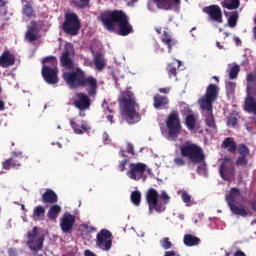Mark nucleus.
I'll return each mask as SVG.
<instances>
[{
  "label": "nucleus",
  "mask_w": 256,
  "mask_h": 256,
  "mask_svg": "<svg viewBox=\"0 0 256 256\" xmlns=\"http://www.w3.org/2000/svg\"><path fill=\"white\" fill-rule=\"evenodd\" d=\"M100 21L106 31L127 37L133 33V25L123 10H106L100 13Z\"/></svg>",
  "instance_id": "obj_1"
},
{
  "label": "nucleus",
  "mask_w": 256,
  "mask_h": 256,
  "mask_svg": "<svg viewBox=\"0 0 256 256\" xmlns=\"http://www.w3.org/2000/svg\"><path fill=\"white\" fill-rule=\"evenodd\" d=\"M219 99V88L215 84H209L205 94L199 99L200 107L205 114V123L210 129H217L215 124V116H213V103Z\"/></svg>",
  "instance_id": "obj_2"
},
{
  "label": "nucleus",
  "mask_w": 256,
  "mask_h": 256,
  "mask_svg": "<svg viewBox=\"0 0 256 256\" xmlns=\"http://www.w3.org/2000/svg\"><path fill=\"white\" fill-rule=\"evenodd\" d=\"M121 105H123V115L127 123L130 125H135L141 121V116L137 112L139 109V104L135 101V97L131 93L126 92L122 93V96L119 99Z\"/></svg>",
  "instance_id": "obj_3"
},
{
  "label": "nucleus",
  "mask_w": 256,
  "mask_h": 256,
  "mask_svg": "<svg viewBox=\"0 0 256 256\" xmlns=\"http://www.w3.org/2000/svg\"><path fill=\"white\" fill-rule=\"evenodd\" d=\"M163 203L159 201V192L155 188H150L146 192V202L148 205L149 215H153V211L156 213H163L165 211V205H169L171 197L167 192L162 191L160 195Z\"/></svg>",
  "instance_id": "obj_4"
},
{
  "label": "nucleus",
  "mask_w": 256,
  "mask_h": 256,
  "mask_svg": "<svg viewBox=\"0 0 256 256\" xmlns=\"http://www.w3.org/2000/svg\"><path fill=\"white\" fill-rule=\"evenodd\" d=\"M42 77L49 85H57L59 83V69L57 68V57L47 56L42 61Z\"/></svg>",
  "instance_id": "obj_5"
},
{
  "label": "nucleus",
  "mask_w": 256,
  "mask_h": 256,
  "mask_svg": "<svg viewBox=\"0 0 256 256\" xmlns=\"http://www.w3.org/2000/svg\"><path fill=\"white\" fill-rule=\"evenodd\" d=\"M180 155L184 159H189L191 163H203L205 161V152L199 145L186 142L180 146Z\"/></svg>",
  "instance_id": "obj_6"
},
{
  "label": "nucleus",
  "mask_w": 256,
  "mask_h": 256,
  "mask_svg": "<svg viewBox=\"0 0 256 256\" xmlns=\"http://www.w3.org/2000/svg\"><path fill=\"white\" fill-rule=\"evenodd\" d=\"M241 197V190L239 188L233 187L230 189L229 193L225 196V201L233 215H239V217H247L252 215L245 207L237 206V200Z\"/></svg>",
  "instance_id": "obj_7"
},
{
  "label": "nucleus",
  "mask_w": 256,
  "mask_h": 256,
  "mask_svg": "<svg viewBox=\"0 0 256 256\" xmlns=\"http://www.w3.org/2000/svg\"><path fill=\"white\" fill-rule=\"evenodd\" d=\"M62 31L71 37L79 35V31H81V20L75 12L65 13Z\"/></svg>",
  "instance_id": "obj_8"
},
{
  "label": "nucleus",
  "mask_w": 256,
  "mask_h": 256,
  "mask_svg": "<svg viewBox=\"0 0 256 256\" xmlns=\"http://www.w3.org/2000/svg\"><path fill=\"white\" fill-rule=\"evenodd\" d=\"M87 75L81 68H76L70 72H64L62 78L71 89H81Z\"/></svg>",
  "instance_id": "obj_9"
},
{
  "label": "nucleus",
  "mask_w": 256,
  "mask_h": 256,
  "mask_svg": "<svg viewBox=\"0 0 256 256\" xmlns=\"http://www.w3.org/2000/svg\"><path fill=\"white\" fill-rule=\"evenodd\" d=\"M166 127L168 130V136L171 139H177L179 137V133H181V118L179 117V111H172L166 119Z\"/></svg>",
  "instance_id": "obj_10"
},
{
  "label": "nucleus",
  "mask_w": 256,
  "mask_h": 256,
  "mask_svg": "<svg viewBox=\"0 0 256 256\" xmlns=\"http://www.w3.org/2000/svg\"><path fill=\"white\" fill-rule=\"evenodd\" d=\"M27 244L31 251H41L43 249V242L45 238L43 236H39V227L34 226L32 230L27 232Z\"/></svg>",
  "instance_id": "obj_11"
},
{
  "label": "nucleus",
  "mask_w": 256,
  "mask_h": 256,
  "mask_svg": "<svg viewBox=\"0 0 256 256\" xmlns=\"http://www.w3.org/2000/svg\"><path fill=\"white\" fill-rule=\"evenodd\" d=\"M219 175L223 181H231L235 177V165L233 159L224 157L219 167Z\"/></svg>",
  "instance_id": "obj_12"
},
{
  "label": "nucleus",
  "mask_w": 256,
  "mask_h": 256,
  "mask_svg": "<svg viewBox=\"0 0 256 256\" xmlns=\"http://www.w3.org/2000/svg\"><path fill=\"white\" fill-rule=\"evenodd\" d=\"M96 245L102 251H110L113 247V234L107 229H102L96 236Z\"/></svg>",
  "instance_id": "obj_13"
},
{
  "label": "nucleus",
  "mask_w": 256,
  "mask_h": 256,
  "mask_svg": "<svg viewBox=\"0 0 256 256\" xmlns=\"http://www.w3.org/2000/svg\"><path fill=\"white\" fill-rule=\"evenodd\" d=\"M145 171H147V165L145 163H131L130 169L127 172V176L129 177V179H132L133 181H139L143 179Z\"/></svg>",
  "instance_id": "obj_14"
},
{
  "label": "nucleus",
  "mask_w": 256,
  "mask_h": 256,
  "mask_svg": "<svg viewBox=\"0 0 256 256\" xmlns=\"http://www.w3.org/2000/svg\"><path fill=\"white\" fill-rule=\"evenodd\" d=\"M89 94L78 92L73 98V105L79 111H87L91 107V98Z\"/></svg>",
  "instance_id": "obj_15"
},
{
  "label": "nucleus",
  "mask_w": 256,
  "mask_h": 256,
  "mask_svg": "<svg viewBox=\"0 0 256 256\" xmlns=\"http://www.w3.org/2000/svg\"><path fill=\"white\" fill-rule=\"evenodd\" d=\"M80 89H85L87 95L95 99L97 97V89H99V83L97 82V78L93 76H86Z\"/></svg>",
  "instance_id": "obj_16"
},
{
  "label": "nucleus",
  "mask_w": 256,
  "mask_h": 256,
  "mask_svg": "<svg viewBox=\"0 0 256 256\" xmlns=\"http://www.w3.org/2000/svg\"><path fill=\"white\" fill-rule=\"evenodd\" d=\"M202 11L208 15L210 21H214V23H223V11L219 5L206 6Z\"/></svg>",
  "instance_id": "obj_17"
},
{
  "label": "nucleus",
  "mask_w": 256,
  "mask_h": 256,
  "mask_svg": "<svg viewBox=\"0 0 256 256\" xmlns=\"http://www.w3.org/2000/svg\"><path fill=\"white\" fill-rule=\"evenodd\" d=\"M238 154L240 156L236 160V165L238 167H247L249 164L247 157L251 155V150L247 147V145L241 143L238 145Z\"/></svg>",
  "instance_id": "obj_18"
},
{
  "label": "nucleus",
  "mask_w": 256,
  "mask_h": 256,
  "mask_svg": "<svg viewBox=\"0 0 256 256\" xmlns=\"http://www.w3.org/2000/svg\"><path fill=\"white\" fill-rule=\"evenodd\" d=\"M77 221V218H75V215L65 213L60 219V227L63 231V233H71L73 231V227L75 226V222Z\"/></svg>",
  "instance_id": "obj_19"
},
{
  "label": "nucleus",
  "mask_w": 256,
  "mask_h": 256,
  "mask_svg": "<svg viewBox=\"0 0 256 256\" xmlns=\"http://www.w3.org/2000/svg\"><path fill=\"white\" fill-rule=\"evenodd\" d=\"M158 9H164V11H171L173 9H179L181 7V0H153Z\"/></svg>",
  "instance_id": "obj_20"
},
{
  "label": "nucleus",
  "mask_w": 256,
  "mask_h": 256,
  "mask_svg": "<svg viewBox=\"0 0 256 256\" xmlns=\"http://www.w3.org/2000/svg\"><path fill=\"white\" fill-rule=\"evenodd\" d=\"M71 49L72 47L69 48L66 46L60 57V65L66 69H73L74 67L73 60H71Z\"/></svg>",
  "instance_id": "obj_21"
},
{
  "label": "nucleus",
  "mask_w": 256,
  "mask_h": 256,
  "mask_svg": "<svg viewBox=\"0 0 256 256\" xmlns=\"http://www.w3.org/2000/svg\"><path fill=\"white\" fill-rule=\"evenodd\" d=\"M249 89V86H247V97L244 102V109L247 111V113H253V115L256 117V99L251 96Z\"/></svg>",
  "instance_id": "obj_22"
},
{
  "label": "nucleus",
  "mask_w": 256,
  "mask_h": 256,
  "mask_svg": "<svg viewBox=\"0 0 256 256\" xmlns=\"http://www.w3.org/2000/svg\"><path fill=\"white\" fill-rule=\"evenodd\" d=\"M15 65V55L10 51L5 50L0 56V67H13Z\"/></svg>",
  "instance_id": "obj_23"
},
{
  "label": "nucleus",
  "mask_w": 256,
  "mask_h": 256,
  "mask_svg": "<svg viewBox=\"0 0 256 256\" xmlns=\"http://www.w3.org/2000/svg\"><path fill=\"white\" fill-rule=\"evenodd\" d=\"M70 125H71L74 133H76V135H83V133H85L91 129V127H89V125L85 121H82L81 125H79V124L75 123L74 119H71Z\"/></svg>",
  "instance_id": "obj_24"
},
{
  "label": "nucleus",
  "mask_w": 256,
  "mask_h": 256,
  "mask_svg": "<svg viewBox=\"0 0 256 256\" xmlns=\"http://www.w3.org/2000/svg\"><path fill=\"white\" fill-rule=\"evenodd\" d=\"M59 201L57 193L52 189H46L45 193L42 195V202L49 203L50 205H55Z\"/></svg>",
  "instance_id": "obj_25"
},
{
  "label": "nucleus",
  "mask_w": 256,
  "mask_h": 256,
  "mask_svg": "<svg viewBox=\"0 0 256 256\" xmlns=\"http://www.w3.org/2000/svg\"><path fill=\"white\" fill-rule=\"evenodd\" d=\"M38 35H39V32L37 31V23L32 22L26 32V39L30 43H33V41H37V39H39Z\"/></svg>",
  "instance_id": "obj_26"
},
{
  "label": "nucleus",
  "mask_w": 256,
  "mask_h": 256,
  "mask_svg": "<svg viewBox=\"0 0 256 256\" xmlns=\"http://www.w3.org/2000/svg\"><path fill=\"white\" fill-rule=\"evenodd\" d=\"M179 67H181V61L176 59H174L172 63L167 64L166 71L170 79L177 77V69H179Z\"/></svg>",
  "instance_id": "obj_27"
},
{
  "label": "nucleus",
  "mask_w": 256,
  "mask_h": 256,
  "mask_svg": "<svg viewBox=\"0 0 256 256\" xmlns=\"http://www.w3.org/2000/svg\"><path fill=\"white\" fill-rule=\"evenodd\" d=\"M161 41L164 45H167L169 53H171L172 47H175V45H177V41L175 40V38H173V36H171L167 31L163 32Z\"/></svg>",
  "instance_id": "obj_28"
},
{
  "label": "nucleus",
  "mask_w": 256,
  "mask_h": 256,
  "mask_svg": "<svg viewBox=\"0 0 256 256\" xmlns=\"http://www.w3.org/2000/svg\"><path fill=\"white\" fill-rule=\"evenodd\" d=\"M183 243L186 247H196L201 243L199 237L194 236L193 234H185L183 238Z\"/></svg>",
  "instance_id": "obj_29"
},
{
  "label": "nucleus",
  "mask_w": 256,
  "mask_h": 256,
  "mask_svg": "<svg viewBox=\"0 0 256 256\" xmlns=\"http://www.w3.org/2000/svg\"><path fill=\"white\" fill-rule=\"evenodd\" d=\"M153 105L155 109H161V107L169 105V98H167V96H162L161 94H156L153 98Z\"/></svg>",
  "instance_id": "obj_30"
},
{
  "label": "nucleus",
  "mask_w": 256,
  "mask_h": 256,
  "mask_svg": "<svg viewBox=\"0 0 256 256\" xmlns=\"http://www.w3.org/2000/svg\"><path fill=\"white\" fill-rule=\"evenodd\" d=\"M94 65L97 71H103L105 69V65H107V62H105V56H103V53L97 52L95 54Z\"/></svg>",
  "instance_id": "obj_31"
},
{
  "label": "nucleus",
  "mask_w": 256,
  "mask_h": 256,
  "mask_svg": "<svg viewBox=\"0 0 256 256\" xmlns=\"http://www.w3.org/2000/svg\"><path fill=\"white\" fill-rule=\"evenodd\" d=\"M222 147H224V149H227L229 153H237V144L235 143V139L231 137H227L223 140Z\"/></svg>",
  "instance_id": "obj_32"
},
{
  "label": "nucleus",
  "mask_w": 256,
  "mask_h": 256,
  "mask_svg": "<svg viewBox=\"0 0 256 256\" xmlns=\"http://www.w3.org/2000/svg\"><path fill=\"white\" fill-rule=\"evenodd\" d=\"M61 211V206H59L58 204L52 205L48 210V218L50 219V221H56Z\"/></svg>",
  "instance_id": "obj_33"
},
{
  "label": "nucleus",
  "mask_w": 256,
  "mask_h": 256,
  "mask_svg": "<svg viewBox=\"0 0 256 256\" xmlns=\"http://www.w3.org/2000/svg\"><path fill=\"white\" fill-rule=\"evenodd\" d=\"M32 218L34 221H43L45 219V208L43 206L35 207Z\"/></svg>",
  "instance_id": "obj_34"
},
{
  "label": "nucleus",
  "mask_w": 256,
  "mask_h": 256,
  "mask_svg": "<svg viewBox=\"0 0 256 256\" xmlns=\"http://www.w3.org/2000/svg\"><path fill=\"white\" fill-rule=\"evenodd\" d=\"M185 125L189 131H194L195 127H197V117L194 114H188L185 118Z\"/></svg>",
  "instance_id": "obj_35"
},
{
  "label": "nucleus",
  "mask_w": 256,
  "mask_h": 256,
  "mask_svg": "<svg viewBox=\"0 0 256 256\" xmlns=\"http://www.w3.org/2000/svg\"><path fill=\"white\" fill-rule=\"evenodd\" d=\"M21 163L15 160V158H10L3 162V169H19Z\"/></svg>",
  "instance_id": "obj_36"
},
{
  "label": "nucleus",
  "mask_w": 256,
  "mask_h": 256,
  "mask_svg": "<svg viewBox=\"0 0 256 256\" xmlns=\"http://www.w3.org/2000/svg\"><path fill=\"white\" fill-rule=\"evenodd\" d=\"M241 2L239 0H231L230 2L223 1L222 7L224 9H228V11H233L235 9H239Z\"/></svg>",
  "instance_id": "obj_37"
},
{
  "label": "nucleus",
  "mask_w": 256,
  "mask_h": 256,
  "mask_svg": "<svg viewBox=\"0 0 256 256\" xmlns=\"http://www.w3.org/2000/svg\"><path fill=\"white\" fill-rule=\"evenodd\" d=\"M130 199L136 207H139L141 205V192L140 191H133L130 195Z\"/></svg>",
  "instance_id": "obj_38"
},
{
  "label": "nucleus",
  "mask_w": 256,
  "mask_h": 256,
  "mask_svg": "<svg viewBox=\"0 0 256 256\" xmlns=\"http://www.w3.org/2000/svg\"><path fill=\"white\" fill-rule=\"evenodd\" d=\"M22 11L25 17H33V15H35V10H33V6H31L28 1H26Z\"/></svg>",
  "instance_id": "obj_39"
},
{
  "label": "nucleus",
  "mask_w": 256,
  "mask_h": 256,
  "mask_svg": "<svg viewBox=\"0 0 256 256\" xmlns=\"http://www.w3.org/2000/svg\"><path fill=\"white\" fill-rule=\"evenodd\" d=\"M237 21H239V13L233 12L228 18L229 27H237Z\"/></svg>",
  "instance_id": "obj_40"
},
{
  "label": "nucleus",
  "mask_w": 256,
  "mask_h": 256,
  "mask_svg": "<svg viewBox=\"0 0 256 256\" xmlns=\"http://www.w3.org/2000/svg\"><path fill=\"white\" fill-rule=\"evenodd\" d=\"M160 245L162 249H165L166 251L173 248V243L169 239V237H164L160 240Z\"/></svg>",
  "instance_id": "obj_41"
},
{
  "label": "nucleus",
  "mask_w": 256,
  "mask_h": 256,
  "mask_svg": "<svg viewBox=\"0 0 256 256\" xmlns=\"http://www.w3.org/2000/svg\"><path fill=\"white\" fill-rule=\"evenodd\" d=\"M73 5H76L79 9H85L89 7V3L91 0H71Z\"/></svg>",
  "instance_id": "obj_42"
},
{
  "label": "nucleus",
  "mask_w": 256,
  "mask_h": 256,
  "mask_svg": "<svg viewBox=\"0 0 256 256\" xmlns=\"http://www.w3.org/2000/svg\"><path fill=\"white\" fill-rule=\"evenodd\" d=\"M239 65L233 66L229 71V79H237V75H239Z\"/></svg>",
  "instance_id": "obj_43"
},
{
  "label": "nucleus",
  "mask_w": 256,
  "mask_h": 256,
  "mask_svg": "<svg viewBox=\"0 0 256 256\" xmlns=\"http://www.w3.org/2000/svg\"><path fill=\"white\" fill-rule=\"evenodd\" d=\"M238 123L237 117L231 115L228 116V125L229 127H235Z\"/></svg>",
  "instance_id": "obj_44"
},
{
  "label": "nucleus",
  "mask_w": 256,
  "mask_h": 256,
  "mask_svg": "<svg viewBox=\"0 0 256 256\" xmlns=\"http://www.w3.org/2000/svg\"><path fill=\"white\" fill-rule=\"evenodd\" d=\"M127 163H129L128 159H124L122 160L119 164H118V171H120L121 173H123V171H125V167H127Z\"/></svg>",
  "instance_id": "obj_45"
},
{
  "label": "nucleus",
  "mask_w": 256,
  "mask_h": 256,
  "mask_svg": "<svg viewBox=\"0 0 256 256\" xmlns=\"http://www.w3.org/2000/svg\"><path fill=\"white\" fill-rule=\"evenodd\" d=\"M175 165H178V167H183L185 165V159L183 157H177L174 159Z\"/></svg>",
  "instance_id": "obj_46"
},
{
  "label": "nucleus",
  "mask_w": 256,
  "mask_h": 256,
  "mask_svg": "<svg viewBox=\"0 0 256 256\" xmlns=\"http://www.w3.org/2000/svg\"><path fill=\"white\" fill-rule=\"evenodd\" d=\"M246 81H247V87H249L251 89V85H249V83H253L255 81V74L253 73H249L247 75V78H246Z\"/></svg>",
  "instance_id": "obj_47"
},
{
  "label": "nucleus",
  "mask_w": 256,
  "mask_h": 256,
  "mask_svg": "<svg viewBox=\"0 0 256 256\" xmlns=\"http://www.w3.org/2000/svg\"><path fill=\"white\" fill-rule=\"evenodd\" d=\"M181 197L184 203H191V195L189 193L183 192Z\"/></svg>",
  "instance_id": "obj_48"
},
{
  "label": "nucleus",
  "mask_w": 256,
  "mask_h": 256,
  "mask_svg": "<svg viewBox=\"0 0 256 256\" xmlns=\"http://www.w3.org/2000/svg\"><path fill=\"white\" fill-rule=\"evenodd\" d=\"M127 153L130 155H135V148H133V144L128 143L127 145Z\"/></svg>",
  "instance_id": "obj_49"
},
{
  "label": "nucleus",
  "mask_w": 256,
  "mask_h": 256,
  "mask_svg": "<svg viewBox=\"0 0 256 256\" xmlns=\"http://www.w3.org/2000/svg\"><path fill=\"white\" fill-rule=\"evenodd\" d=\"M8 256H17V248H9Z\"/></svg>",
  "instance_id": "obj_50"
},
{
  "label": "nucleus",
  "mask_w": 256,
  "mask_h": 256,
  "mask_svg": "<svg viewBox=\"0 0 256 256\" xmlns=\"http://www.w3.org/2000/svg\"><path fill=\"white\" fill-rule=\"evenodd\" d=\"M164 256H179V255H177V253H175V251H166L164 253Z\"/></svg>",
  "instance_id": "obj_51"
},
{
  "label": "nucleus",
  "mask_w": 256,
  "mask_h": 256,
  "mask_svg": "<svg viewBox=\"0 0 256 256\" xmlns=\"http://www.w3.org/2000/svg\"><path fill=\"white\" fill-rule=\"evenodd\" d=\"M250 207H251L252 211H254V213H256V200H253L252 202H250Z\"/></svg>",
  "instance_id": "obj_52"
},
{
  "label": "nucleus",
  "mask_w": 256,
  "mask_h": 256,
  "mask_svg": "<svg viewBox=\"0 0 256 256\" xmlns=\"http://www.w3.org/2000/svg\"><path fill=\"white\" fill-rule=\"evenodd\" d=\"M84 255H85V256H97V255H95V253H93L91 250H85Z\"/></svg>",
  "instance_id": "obj_53"
},
{
  "label": "nucleus",
  "mask_w": 256,
  "mask_h": 256,
  "mask_svg": "<svg viewBox=\"0 0 256 256\" xmlns=\"http://www.w3.org/2000/svg\"><path fill=\"white\" fill-rule=\"evenodd\" d=\"M234 256H247L245 255V252L241 251V250H237L234 254Z\"/></svg>",
  "instance_id": "obj_54"
},
{
  "label": "nucleus",
  "mask_w": 256,
  "mask_h": 256,
  "mask_svg": "<svg viewBox=\"0 0 256 256\" xmlns=\"http://www.w3.org/2000/svg\"><path fill=\"white\" fill-rule=\"evenodd\" d=\"M159 93H164L165 95H167V93H169V88H160Z\"/></svg>",
  "instance_id": "obj_55"
},
{
  "label": "nucleus",
  "mask_w": 256,
  "mask_h": 256,
  "mask_svg": "<svg viewBox=\"0 0 256 256\" xmlns=\"http://www.w3.org/2000/svg\"><path fill=\"white\" fill-rule=\"evenodd\" d=\"M235 83L234 82H229L227 85H226V87H227V89H235Z\"/></svg>",
  "instance_id": "obj_56"
},
{
  "label": "nucleus",
  "mask_w": 256,
  "mask_h": 256,
  "mask_svg": "<svg viewBox=\"0 0 256 256\" xmlns=\"http://www.w3.org/2000/svg\"><path fill=\"white\" fill-rule=\"evenodd\" d=\"M0 111H5V102L0 100Z\"/></svg>",
  "instance_id": "obj_57"
},
{
  "label": "nucleus",
  "mask_w": 256,
  "mask_h": 256,
  "mask_svg": "<svg viewBox=\"0 0 256 256\" xmlns=\"http://www.w3.org/2000/svg\"><path fill=\"white\" fill-rule=\"evenodd\" d=\"M107 120H108L111 124L115 123V121L113 120V115H111V114L107 116Z\"/></svg>",
  "instance_id": "obj_58"
},
{
  "label": "nucleus",
  "mask_w": 256,
  "mask_h": 256,
  "mask_svg": "<svg viewBox=\"0 0 256 256\" xmlns=\"http://www.w3.org/2000/svg\"><path fill=\"white\" fill-rule=\"evenodd\" d=\"M120 155H121V157H124V158L127 157V155L125 154V150H123V149L120 150Z\"/></svg>",
  "instance_id": "obj_59"
},
{
  "label": "nucleus",
  "mask_w": 256,
  "mask_h": 256,
  "mask_svg": "<svg viewBox=\"0 0 256 256\" xmlns=\"http://www.w3.org/2000/svg\"><path fill=\"white\" fill-rule=\"evenodd\" d=\"M234 41H235V43H237V45H239V43H241V39L239 37H235Z\"/></svg>",
  "instance_id": "obj_60"
},
{
  "label": "nucleus",
  "mask_w": 256,
  "mask_h": 256,
  "mask_svg": "<svg viewBox=\"0 0 256 256\" xmlns=\"http://www.w3.org/2000/svg\"><path fill=\"white\" fill-rule=\"evenodd\" d=\"M1 7H5V1L4 0H0V9Z\"/></svg>",
  "instance_id": "obj_61"
},
{
  "label": "nucleus",
  "mask_w": 256,
  "mask_h": 256,
  "mask_svg": "<svg viewBox=\"0 0 256 256\" xmlns=\"http://www.w3.org/2000/svg\"><path fill=\"white\" fill-rule=\"evenodd\" d=\"M212 79H215L216 83H219V77L213 76Z\"/></svg>",
  "instance_id": "obj_62"
},
{
  "label": "nucleus",
  "mask_w": 256,
  "mask_h": 256,
  "mask_svg": "<svg viewBox=\"0 0 256 256\" xmlns=\"http://www.w3.org/2000/svg\"><path fill=\"white\" fill-rule=\"evenodd\" d=\"M156 33H158V35H161V28H156Z\"/></svg>",
  "instance_id": "obj_63"
},
{
  "label": "nucleus",
  "mask_w": 256,
  "mask_h": 256,
  "mask_svg": "<svg viewBox=\"0 0 256 256\" xmlns=\"http://www.w3.org/2000/svg\"><path fill=\"white\" fill-rule=\"evenodd\" d=\"M80 117H85V113H83V111H80Z\"/></svg>",
  "instance_id": "obj_64"
}]
</instances>
